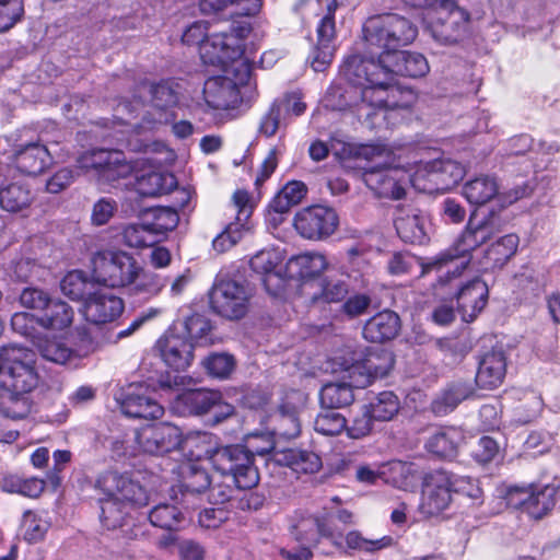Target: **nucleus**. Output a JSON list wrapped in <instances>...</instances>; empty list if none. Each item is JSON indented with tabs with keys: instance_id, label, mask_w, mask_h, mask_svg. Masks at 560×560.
Instances as JSON below:
<instances>
[{
	"instance_id": "e2e57ef3",
	"label": "nucleus",
	"mask_w": 560,
	"mask_h": 560,
	"mask_svg": "<svg viewBox=\"0 0 560 560\" xmlns=\"http://www.w3.org/2000/svg\"><path fill=\"white\" fill-rule=\"evenodd\" d=\"M23 14V0H0V33L15 25Z\"/></svg>"
},
{
	"instance_id": "9d476101",
	"label": "nucleus",
	"mask_w": 560,
	"mask_h": 560,
	"mask_svg": "<svg viewBox=\"0 0 560 560\" xmlns=\"http://www.w3.org/2000/svg\"><path fill=\"white\" fill-rule=\"evenodd\" d=\"M5 140L11 142V162L23 174L37 176L52 163L47 145L39 139L27 138L25 130L14 132Z\"/></svg>"
},
{
	"instance_id": "09e8293b",
	"label": "nucleus",
	"mask_w": 560,
	"mask_h": 560,
	"mask_svg": "<svg viewBox=\"0 0 560 560\" xmlns=\"http://www.w3.org/2000/svg\"><path fill=\"white\" fill-rule=\"evenodd\" d=\"M349 285L346 281L335 278H322L318 280V292L312 295L315 303H342L348 296Z\"/></svg>"
},
{
	"instance_id": "a18cd8bd",
	"label": "nucleus",
	"mask_w": 560,
	"mask_h": 560,
	"mask_svg": "<svg viewBox=\"0 0 560 560\" xmlns=\"http://www.w3.org/2000/svg\"><path fill=\"white\" fill-rule=\"evenodd\" d=\"M372 418L376 421H389L399 411L400 404L398 397L393 392H382L371 398L364 406Z\"/></svg>"
},
{
	"instance_id": "0e129e2a",
	"label": "nucleus",
	"mask_w": 560,
	"mask_h": 560,
	"mask_svg": "<svg viewBox=\"0 0 560 560\" xmlns=\"http://www.w3.org/2000/svg\"><path fill=\"white\" fill-rule=\"evenodd\" d=\"M451 482L453 493H460L475 502H481L482 489L479 486V481L469 476H460L451 472Z\"/></svg>"
},
{
	"instance_id": "dca6fc26",
	"label": "nucleus",
	"mask_w": 560,
	"mask_h": 560,
	"mask_svg": "<svg viewBox=\"0 0 560 560\" xmlns=\"http://www.w3.org/2000/svg\"><path fill=\"white\" fill-rule=\"evenodd\" d=\"M245 28L210 35L200 47V58L205 65L228 70L229 65L238 60L243 54L242 37Z\"/></svg>"
},
{
	"instance_id": "39448f33",
	"label": "nucleus",
	"mask_w": 560,
	"mask_h": 560,
	"mask_svg": "<svg viewBox=\"0 0 560 560\" xmlns=\"http://www.w3.org/2000/svg\"><path fill=\"white\" fill-rule=\"evenodd\" d=\"M358 79L361 98L375 107L373 116L386 118L388 110L409 109L417 102V93L396 82L393 72H350Z\"/></svg>"
},
{
	"instance_id": "69168bd1",
	"label": "nucleus",
	"mask_w": 560,
	"mask_h": 560,
	"mask_svg": "<svg viewBox=\"0 0 560 560\" xmlns=\"http://www.w3.org/2000/svg\"><path fill=\"white\" fill-rule=\"evenodd\" d=\"M372 299L366 293H354L347 296L340 305L339 312L349 319L365 314L371 306Z\"/></svg>"
},
{
	"instance_id": "a878e982",
	"label": "nucleus",
	"mask_w": 560,
	"mask_h": 560,
	"mask_svg": "<svg viewBox=\"0 0 560 560\" xmlns=\"http://www.w3.org/2000/svg\"><path fill=\"white\" fill-rule=\"evenodd\" d=\"M453 296L456 298L463 319L471 322L485 308L488 302L489 289L483 280L474 278L454 292Z\"/></svg>"
},
{
	"instance_id": "338daca9",
	"label": "nucleus",
	"mask_w": 560,
	"mask_h": 560,
	"mask_svg": "<svg viewBox=\"0 0 560 560\" xmlns=\"http://www.w3.org/2000/svg\"><path fill=\"white\" fill-rule=\"evenodd\" d=\"M277 433L285 439H293L300 434V421L296 411L287 410L284 406L280 408L278 418Z\"/></svg>"
},
{
	"instance_id": "a211bd4d",
	"label": "nucleus",
	"mask_w": 560,
	"mask_h": 560,
	"mask_svg": "<svg viewBox=\"0 0 560 560\" xmlns=\"http://www.w3.org/2000/svg\"><path fill=\"white\" fill-rule=\"evenodd\" d=\"M339 224L336 211L325 206H312L296 212L293 225L304 238L319 241L335 233Z\"/></svg>"
},
{
	"instance_id": "4d7b16f0",
	"label": "nucleus",
	"mask_w": 560,
	"mask_h": 560,
	"mask_svg": "<svg viewBox=\"0 0 560 560\" xmlns=\"http://www.w3.org/2000/svg\"><path fill=\"white\" fill-rule=\"evenodd\" d=\"M346 428V418L334 409L322 411L314 421L315 431L323 435H337Z\"/></svg>"
},
{
	"instance_id": "b1692460",
	"label": "nucleus",
	"mask_w": 560,
	"mask_h": 560,
	"mask_svg": "<svg viewBox=\"0 0 560 560\" xmlns=\"http://www.w3.org/2000/svg\"><path fill=\"white\" fill-rule=\"evenodd\" d=\"M122 299L106 292L90 294L84 302V316L88 322L104 325L116 320L124 312Z\"/></svg>"
},
{
	"instance_id": "393cba45",
	"label": "nucleus",
	"mask_w": 560,
	"mask_h": 560,
	"mask_svg": "<svg viewBox=\"0 0 560 560\" xmlns=\"http://www.w3.org/2000/svg\"><path fill=\"white\" fill-rule=\"evenodd\" d=\"M505 373L506 357L502 348L493 347L478 357L476 384L480 388H497L502 384Z\"/></svg>"
},
{
	"instance_id": "79ce46f5",
	"label": "nucleus",
	"mask_w": 560,
	"mask_h": 560,
	"mask_svg": "<svg viewBox=\"0 0 560 560\" xmlns=\"http://www.w3.org/2000/svg\"><path fill=\"white\" fill-rule=\"evenodd\" d=\"M289 267L296 277L306 280L320 275L326 269L327 261L319 253H304L291 258Z\"/></svg>"
},
{
	"instance_id": "c85d7f7f",
	"label": "nucleus",
	"mask_w": 560,
	"mask_h": 560,
	"mask_svg": "<svg viewBox=\"0 0 560 560\" xmlns=\"http://www.w3.org/2000/svg\"><path fill=\"white\" fill-rule=\"evenodd\" d=\"M425 217L411 207L397 208L394 224L399 237L410 244H423L427 241Z\"/></svg>"
},
{
	"instance_id": "412c9836",
	"label": "nucleus",
	"mask_w": 560,
	"mask_h": 560,
	"mask_svg": "<svg viewBox=\"0 0 560 560\" xmlns=\"http://www.w3.org/2000/svg\"><path fill=\"white\" fill-rule=\"evenodd\" d=\"M232 206L236 211V221L230 223L225 230L213 240L215 250L224 252L241 238V229L248 223L255 208V201L245 189H237L232 196Z\"/></svg>"
},
{
	"instance_id": "6e6d98bb",
	"label": "nucleus",
	"mask_w": 560,
	"mask_h": 560,
	"mask_svg": "<svg viewBox=\"0 0 560 560\" xmlns=\"http://www.w3.org/2000/svg\"><path fill=\"white\" fill-rule=\"evenodd\" d=\"M185 329L197 345L206 346L212 343L210 320L201 314H192L185 320Z\"/></svg>"
},
{
	"instance_id": "8fccbe9b",
	"label": "nucleus",
	"mask_w": 560,
	"mask_h": 560,
	"mask_svg": "<svg viewBox=\"0 0 560 560\" xmlns=\"http://www.w3.org/2000/svg\"><path fill=\"white\" fill-rule=\"evenodd\" d=\"M149 520L155 527L166 530H177L185 518L184 514L175 505L161 503L151 510Z\"/></svg>"
},
{
	"instance_id": "6ab92c4d",
	"label": "nucleus",
	"mask_w": 560,
	"mask_h": 560,
	"mask_svg": "<svg viewBox=\"0 0 560 560\" xmlns=\"http://www.w3.org/2000/svg\"><path fill=\"white\" fill-rule=\"evenodd\" d=\"M394 366V357L382 350L378 354H370L364 361L355 362L345 369L342 381L353 388H364L375 378L385 377Z\"/></svg>"
},
{
	"instance_id": "a19ab883",
	"label": "nucleus",
	"mask_w": 560,
	"mask_h": 560,
	"mask_svg": "<svg viewBox=\"0 0 560 560\" xmlns=\"http://www.w3.org/2000/svg\"><path fill=\"white\" fill-rule=\"evenodd\" d=\"M382 15L397 49L415 40L418 30L410 20L397 13H382Z\"/></svg>"
},
{
	"instance_id": "bf43d9fd",
	"label": "nucleus",
	"mask_w": 560,
	"mask_h": 560,
	"mask_svg": "<svg viewBox=\"0 0 560 560\" xmlns=\"http://www.w3.org/2000/svg\"><path fill=\"white\" fill-rule=\"evenodd\" d=\"M152 235L153 233L147 222L143 224H129L122 231L125 244L132 248L152 246L155 242Z\"/></svg>"
},
{
	"instance_id": "4c0bfd02",
	"label": "nucleus",
	"mask_w": 560,
	"mask_h": 560,
	"mask_svg": "<svg viewBox=\"0 0 560 560\" xmlns=\"http://www.w3.org/2000/svg\"><path fill=\"white\" fill-rule=\"evenodd\" d=\"M73 317V308L68 303L52 299L36 320L43 328L62 330L72 324Z\"/></svg>"
},
{
	"instance_id": "c03bdc74",
	"label": "nucleus",
	"mask_w": 560,
	"mask_h": 560,
	"mask_svg": "<svg viewBox=\"0 0 560 560\" xmlns=\"http://www.w3.org/2000/svg\"><path fill=\"white\" fill-rule=\"evenodd\" d=\"M166 278L141 267V271L130 287L132 295L141 296L143 300H151L158 296L166 287Z\"/></svg>"
},
{
	"instance_id": "f257e3e1",
	"label": "nucleus",
	"mask_w": 560,
	"mask_h": 560,
	"mask_svg": "<svg viewBox=\"0 0 560 560\" xmlns=\"http://www.w3.org/2000/svg\"><path fill=\"white\" fill-rule=\"evenodd\" d=\"M289 530L301 547L295 551L281 549L280 555L287 560H310L313 556L311 548L322 541H328L335 549L347 547L361 552L374 553L390 547L394 539L390 536L365 538L358 530L349 532L343 538L342 533L332 526L331 517L298 511L290 518Z\"/></svg>"
},
{
	"instance_id": "f8f14e48",
	"label": "nucleus",
	"mask_w": 560,
	"mask_h": 560,
	"mask_svg": "<svg viewBox=\"0 0 560 560\" xmlns=\"http://www.w3.org/2000/svg\"><path fill=\"white\" fill-rule=\"evenodd\" d=\"M252 296L250 288L242 281L221 280L210 292V306L219 315L228 319H240L248 311Z\"/></svg>"
},
{
	"instance_id": "5fc2aeb1",
	"label": "nucleus",
	"mask_w": 560,
	"mask_h": 560,
	"mask_svg": "<svg viewBox=\"0 0 560 560\" xmlns=\"http://www.w3.org/2000/svg\"><path fill=\"white\" fill-rule=\"evenodd\" d=\"M151 221L147 222L153 234H165L173 231L179 222V215L174 208L158 207L150 211Z\"/></svg>"
},
{
	"instance_id": "7ed1b4c3",
	"label": "nucleus",
	"mask_w": 560,
	"mask_h": 560,
	"mask_svg": "<svg viewBox=\"0 0 560 560\" xmlns=\"http://www.w3.org/2000/svg\"><path fill=\"white\" fill-rule=\"evenodd\" d=\"M508 219L500 212L490 211L479 221L472 217L454 244L434 259L422 265L421 276L432 271L439 273L434 290L439 293L454 279L458 278L470 262L471 253L502 232Z\"/></svg>"
},
{
	"instance_id": "1a4fd4ad",
	"label": "nucleus",
	"mask_w": 560,
	"mask_h": 560,
	"mask_svg": "<svg viewBox=\"0 0 560 560\" xmlns=\"http://www.w3.org/2000/svg\"><path fill=\"white\" fill-rule=\"evenodd\" d=\"M94 265L96 280L110 288H130L141 271L137 259L122 250L104 252Z\"/></svg>"
},
{
	"instance_id": "cd10ccee",
	"label": "nucleus",
	"mask_w": 560,
	"mask_h": 560,
	"mask_svg": "<svg viewBox=\"0 0 560 560\" xmlns=\"http://www.w3.org/2000/svg\"><path fill=\"white\" fill-rule=\"evenodd\" d=\"M35 198L28 184L18 180L8 182L0 170V208L10 213L22 212L31 207Z\"/></svg>"
},
{
	"instance_id": "ddd939ff",
	"label": "nucleus",
	"mask_w": 560,
	"mask_h": 560,
	"mask_svg": "<svg viewBox=\"0 0 560 560\" xmlns=\"http://www.w3.org/2000/svg\"><path fill=\"white\" fill-rule=\"evenodd\" d=\"M557 488L552 485L542 487H510L505 494L506 504L526 512L532 518L540 520L556 505Z\"/></svg>"
},
{
	"instance_id": "de8ad7c7",
	"label": "nucleus",
	"mask_w": 560,
	"mask_h": 560,
	"mask_svg": "<svg viewBox=\"0 0 560 560\" xmlns=\"http://www.w3.org/2000/svg\"><path fill=\"white\" fill-rule=\"evenodd\" d=\"M281 261L282 258L277 250L265 249L252 257L249 265L256 273L264 276V284L268 288V282L272 278L281 281L280 273L276 271Z\"/></svg>"
},
{
	"instance_id": "49530a36",
	"label": "nucleus",
	"mask_w": 560,
	"mask_h": 560,
	"mask_svg": "<svg viewBox=\"0 0 560 560\" xmlns=\"http://www.w3.org/2000/svg\"><path fill=\"white\" fill-rule=\"evenodd\" d=\"M32 402L28 394L5 390L0 399V412L10 419L20 420L28 416Z\"/></svg>"
},
{
	"instance_id": "20e7f679",
	"label": "nucleus",
	"mask_w": 560,
	"mask_h": 560,
	"mask_svg": "<svg viewBox=\"0 0 560 560\" xmlns=\"http://www.w3.org/2000/svg\"><path fill=\"white\" fill-rule=\"evenodd\" d=\"M94 489L97 492L100 521L103 527L121 528L130 539L143 534L140 526H129L130 510L148 504V495L141 485L126 475L106 471L97 477Z\"/></svg>"
},
{
	"instance_id": "13d9d810",
	"label": "nucleus",
	"mask_w": 560,
	"mask_h": 560,
	"mask_svg": "<svg viewBox=\"0 0 560 560\" xmlns=\"http://www.w3.org/2000/svg\"><path fill=\"white\" fill-rule=\"evenodd\" d=\"M284 119L281 103L273 101L260 118L258 133L266 138L273 137Z\"/></svg>"
},
{
	"instance_id": "774afa93",
	"label": "nucleus",
	"mask_w": 560,
	"mask_h": 560,
	"mask_svg": "<svg viewBox=\"0 0 560 560\" xmlns=\"http://www.w3.org/2000/svg\"><path fill=\"white\" fill-rule=\"evenodd\" d=\"M151 96L154 107L160 109L172 108L178 103L177 92L165 82L152 85Z\"/></svg>"
},
{
	"instance_id": "37998d69",
	"label": "nucleus",
	"mask_w": 560,
	"mask_h": 560,
	"mask_svg": "<svg viewBox=\"0 0 560 560\" xmlns=\"http://www.w3.org/2000/svg\"><path fill=\"white\" fill-rule=\"evenodd\" d=\"M319 400L326 409H338L351 405L354 395L346 381H341L324 385L319 393Z\"/></svg>"
},
{
	"instance_id": "58836bf2",
	"label": "nucleus",
	"mask_w": 560,
	"mask_h": 560,
	"mask_svg": "<svg viewBox=\"0 0 560 560\" xmlns=\"http://www.w3.org/2000/svg\"><path fill=\"white\" fill-rule=\"evenodd\" d=\"M177 186L176 177L167 172H150L137 179L136 189L143 197H156L171 192Z\"/></svg>"
},
{
	"instance_id": "9b49d317",
	"label": "nucleus",
	"mask_w": 560,
	"mask_h": 560,
	"mask_svg": "<svg viewBox=\"0 0 560 560\" xmlns=\"http://www.w3.org/2000/svg\"><path fill=\"white\" fill-rule=\"evenodd\" d=\"M371 67L381 70H424L428 69V61L423 55L409 50L398 49L377 57L353 51L343 58L341 70H369Z\"/></svg>"
},
{
	"instance_id": "bb28decb",
	"label": "nucleus",
	"mask_w": 560,
	"mask_h": 560,
	"mask_svg": "<svg viewBox=\"0 0 560 560\" xmlns=\"http://www.w3.org/2000/svg\"><path fill=\"white\" fill-rule=\"evenodd\" d=\"M163 361L176 371L186 370L192 361V343L175 334H165L156 342Z\"/></svg>"
},
{
	"instance_id": "5701e85b",
	"label": "nucleus",
	"mask_w": 560,
	"mask_h": 560,
	"mask_svg": "<svg viewBox=\"0 0 560 560\" xmlns=\"http://www.w3.org/2000/svg\"><path fill=\"white\" fill-rule=\"evenodd\" d=\"M117 401L122 413L131 418L158 419L164 413V408L141 385H130Z\"/></svg>"
},
{
	"instance_id": "7c9ffc66",
	"label": "nucleus",
	"mask_w": 560,
	"mask_h": 560,
	"mask_svg": "<svg viewBox=\"0 0 560 560\" xmlns=\"http://www.w3.org/2000/svg\"><path fill=\"white\" fill-rule=\"evenodd\" d=\"M400 317L390 310H384L369 318L363 326V337L371 342H385L394 339L400 330Z\"/></svg>"
},
{
	"instance_id": "c9c22d12",
	"label": "nucleus",
	"mask_w": 560,
	"mask_h": 560,
	"mask_svg": "<svg viewBox=\"0 0 560 560\" xmlns=\"http://www.w3.org/2000/svg\"><path fill=\"white\" fill-rule=\"evenodd\" d=\"M463 195L470 205H486L499 196L498 179L492 175H479L465 183Z\"/></svg>"
},
{
	"instance_id": "2eb2a0df",
	"label": "nucleus",
	"mask_w": 560,
	"mask_h": 560,
	"mask_svg": "<svg viewBox=\"0 0 560 560\" xmlns=\"http://www.w3.org/2000/svg\"><path fill=\"white\" fill-rule=\"evenodd\" d=\"M77 167L84 172H95L98 179L105 183L124 178L131 172L124 152L106 149H93L83 152L77 159Z\"/></svg>"
},
{
	"instance_id": "4468645a",
	"label": "nucleus",
	"mask_w": 560,
	"mask_h": 560,
	"mask_svg": "<svg viewBox=\"0 0 560 560\" xmlns=\"http://www.w3.org/2000/svg\"><path fill=\"white\" fill-rule=\"evenodd\" d=\"M192 438L183 440L180 429L170 423L145 425L135 433L139 447L152 455H162L179 447L191 452L196 448V444L188 445L187 441Z\"/></svg>"
},
{
	"instance_id": "aec40b11",
	"label": "nucleus",
	"mask_w": 560,
	"mask_h": 560,
	"mask_svg": "<svg viewBox=\"0 0 560 560\" xmlns=\"http://www.w3.org/2000/svg\"><path fill=\"white\" fill-rule=\"evenodd\" d=\"M415 180L428 178L435 186L436 190H448L456 186L465 176L466 167L450 158L435 159L428 162H417Z\"/></svg>"
},
{
	"instance_id": "c756f323",
	"label": "nucleus",
	"mask_w": 560,
	"mask_h": 560,
	"mask_svg": "<svg viewBox=\"0 0 560 560\" xmlns=\"http://www.w3.org/2000/svg\"><path fill=\"white\" fill-rule=\"evenodd\" d=\"M307 194V186L301 180L288 182L271 199L268 206L269 220L275 224L282 222V215L302 202Z\"/></svg>"
},
{
	"instance_id": "f03ea898",
	"label": "nucleus",
	"mask_w": 560,
	"mask_h": 560,
	"mask_svg": "<svg viewBox=\"0 0 560 560\" xmlns=\"http://www.w3.org/2000/svg\"><path fill=\"white\" fill-rule=\"evenodd\" d=\"M257 440H249L246 445H218L214 435L199 433L188 440L187 444H196L191 457L198 460L209 459L221 478L230 480L237 489L247 490L259 482L258 468L254 463L255 455L265 456L275 450V442L271 439L262 438V446H256Z\"/></svg>"
},
{
	"instance_id": "3c124183",
	"label": "nucleus",
	"mask_w": 560,
	"mask_h": 560,
	"mask_svg": "<svg viewBox=\"0 0 560 560\" xmlns=\"http://www.w3.org/2000/svg\"><path fill=\"white\" fill-rule=\"evenodd\" d=\"M456 433L453 430H439L425 442L429 453L440 458H452L457 452Z\"/></svg>"
},
{
	"instance_id": "423d86ee",
	"label": "nucleus",
	"mask_w": 560,
	"mask_h": 560,
	"mask_svg": "<svg viewBox=\"0 0 560 560\" xmlns=\"http://www.w3.org/2000/svg\"><path fill=\"white\" fill-rule=\"evenodd\" d=\"M258 96L255 72H223L208 78L203 84V98L212 109H235L250 105Z\"/></svg>"
},
{
	"instance_id": "680f3d73",
	"label": "nucleus",
	"mask_w": 560,
	"mask_h": 560,
	"mask_svg": "<svg viewBox=\"0 0 560 560\" xmlns=\"http://www.w3.org/2000/svg\"><path fill=\"white\" fill-rule=\"evenodd\" d=\"M49 526L50 524L47 520L36 515L32 511L24 512V538L28 542H37L42 540L45 537Z\"/></svg>"
},
{
	"instance_id": "ea45409f",
	"label": "nucleus",
	"mask_w": 560,
	"mask_h": 560,
	"mask_svg": "<svg viewBox=\"0 0 560 560\" xmlns=\"http://www.w3.org/2000/svg\"><path fill=\"white\" fill-rule=\"evenodd\" d=\"M222 398L217 390L205 388L187 390L178 396L180 404L191 415H205L210 411Z\"/></svg>"
},
{
	"instance_id": "052dcab7",
	"label": "nucleus",
	"mask_w": 560,
	"mask_h": 560,
	"mask_svg": "<svg viewBox=\"0 0 560 560\" xmlns=\"http://www.w3.org/2000/svg\"><path fill=\"white\" fill-rule=\"evenodd\" d=\"M207 372L218 378H226L235 368L233 355L226 353H213L202 361Z\"/></svg>"
},
{
	"instance_id": "473e14b6",
	"label": "nucleus",
	"mask_w": 560,
	"mask_h": 560,
	"mask_svg": "<svg viewBox=\"0 0 560 560\" xmlns=\"http://www.w3.org/2000/svg\"><path fill=\"white\" fill-rule=\"evenodd\" d=\"M385 25L386 23L383 15L376 14L366 19L362 26V34L365 44L369 47H376L381 49L380 52L372 54L375 57L398 50L395 42L392 40L390 32Z\"/></svg>"
},
{
	"instance_id": "603ef678",
	"label": "nucleus",
	"mask_w": 560,
	"mask_h": 560,
	"mask_svg": "<svg viewBox=\"0 0 560 560\" xmlns=\"http://www.w3.org/2000/svg\"><path fill=\"white\" fill-rule=\"evenodd\" d=\"M471 394L469 387L464 384H456L446 389L440 397L432 402V411L436 416H445L453 411L460 401L468 398Z\"/></svg>"
},
{
	"instance_id": "f3484780",
	"label": "nucleus",
	"mask_w": 560,
	"mask_h": 560,
	"mask_svg": "<svg viewBox=\"0 0 560 560\" xmlns=\"http://www.w3.org/2000/svg\"><path fill=\"white\" fill-rule=\"evenodd\" d=\"M430 28L432 36L444 44L457 42L468 30L469 13L455 0H444L434 11Z\"/></svg>"
},
{
	"instance_id": "72a5a7b5",
	"label": "nucleus",
	"mask_w": 560,
	"mask_h": 560,
	"mask_svg": "<svg viewBox=\"0 0 560 560\" xmlns=\"http://www.w3.org/2000/svg\"><path fill=\"white\" fill-rule=\"evenodd\" d=\"M211 478L205 469L196 466L189 467V474L180 485L182 504L186 509L195 508L197 501H202L211 485Z\"/></svg>"
},
{
	"instance_id": "f704fd0d",
	"label": "nucleus",
	"mask_w": 560,
	"mask_h": 560,
	"mask_svg": "<svg viewBox=\"0 0 560 560\" xmlns=\"http://www.w3.org/2000/svg\"><path fill=\"white\" fill-rule=\"evenodd\" d=\"M278 464L290 467L296 474H315L322 467L320 457L311 451L289 448L275 454Z\"/></svg>"
},
{
	"instance_id": "6e6552de",
	"label": "nucleus",
	"mask_w": 560,
	"mask_h": 560,
	"mask_svg": "<svg viewBox=\"0 0 560 560\" xmlns=\"http://www.w3.org/2000/svg\"><path fill=\"white\" fill-rule=\"evenodd\" d=\"M0 382L5 390L30 394L38 382L33 353L21 347H2Z\"/></svg>"
},
{
	"instance_id": "864d4df0",
	"label": "nucleus",
	"mask_w": 560,
	"mask_h": 560,
	"mask_svg": "<svg viewBox=\"0 0 560 560\" xmlns=\"http://www.w3.org/2000/svg\"><path fill=\"white\" fill-rule=\"evenodd\" d=\"M92 283L83 271L68 272L60 282L61 292L71 300H81L89 294Z\"/></svg>"
},
{
	"instance_id": "4be33fe9",
	"label": "nucleus",
	"mask_w": 560,
	"mask_h": 560,
	"mask_svg": "<svg viewBox=\"0 0 560 560\" xmlns=\"http://www.w3.org/2000/svg\"><path fill=\"white\" fill-rule=\"evenodd\" d=\"M450 478L451 472L446 470H435L427 477L422 491L423 513L433 516L448 508L453 494Z\"/></svg>"
},
{
	"instance_id": "0eeeda50",
	"label": "nucleus",
	"mask_w": 560,
	"mask_h": 560,
	"mask_svg": "<svg viewBox=\"0 0 560 560\" xmlns=\"http://www.w3.org/2000/svg\"><path fill=\"white\" fill-rule=\"evenodd\" d=\"M359 155L376 164L363 170L362 179L365 185L380 198L400 199L405 195L401 185L405 165L395 163L384 145L365 144L359 150Z\"/></svg>"
},
{
	"instance_id": "e433bc0d",
	"label": "nucleus",
	"mask_w": 560,
	"mask_h": 560,
	"mask_svg": "<svg viewBox=\"0 0 560 560\" xmlns=\"http://www.w3.org/2000/svg\"><path fill=\"white\" fill-rule=\"evenodd\" d=\"M520 238L516 234H506L492 243L485 252V269L502 268L517 250Z\"/></svg>"
},
{
	"instance_id": "2f4dec72",
	"label": "nucleus",
	"mask_w": 560,
	"mask_h": 560,
	"mask_svg": "<svg viewBox=\"0 0 560 560\" xmlns=\"http://www.w3.org/2000/svg\"><path fill=\"white\" fill-rule=\"evenodd\" d=\"M86 341V347L73 350L59 339H44L38 342L37 350L44 360L63 365L75 357H85L95 350L93 341L91 339Z\"/></svg>"
}]
</instances>
